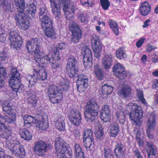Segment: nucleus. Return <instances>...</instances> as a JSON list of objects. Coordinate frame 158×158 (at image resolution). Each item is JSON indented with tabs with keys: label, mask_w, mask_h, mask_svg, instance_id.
Here are the masks:
<instances>
[{
	"label": "nucleus",
	"mask_w": 158,
	"mask_h": 158,
	"mask_svg": "<svg viewBox=\"0 0 158 158\" xmlns=\"http://www.w3.org/2000/svg\"><path fill=\"white\" fill-rule=\"evenodd\" d=\"M29 53L31 54L33 52L36 56L39 63L43 64H48L50 63L52 59H54L53 58V55L52 56L50 53L46 55H40L41 53L40 48L41 44L40 41L36 38L32 39L26 43L25 46Z\"/></svg>",
	"instance_id": "obj_1"
},
{
	"label": "nucleus",
	"mask_w": 158,
	"mask_h": 158,
	"mask_svg": "<svg viewBox=\"0 0 158 158\" xmlns=\"http://www.w3.org/2000/svg\"><path fill=\"white\" fill-rule=\"evenodd\" d=\"M66 72L71 78L77 77V89L79 92L84 91L88 86V80L85 76L82 75H78L77 66H66Z\"/></svg>",
	"instance_id": "obj_2"
},
{
	"label": "nucleus",
	"mask_w": 158,
	"mask_h": 158,
	"mask_svg": "<svg viewBox=\"0 0 158 158\" xmlns=\"http://www.w3.org/2000/svg\"><path fill=\"white\" fill-rule=\"evenodd\" d=\"M100 107L95 99H91L87 102L84 115L87 122L92 123L98 117Z\"/></svg>",
	"instance_id": "obj_3"
},
{
	"label": "nucleus",
	"mask_w": 158,
	"mask_h": 158,
	"mask_svg": "<svg viewBox=\"0 0 158 158\" xmlns=\"http://www.w3.org/2000/svg\"><path fill=\"white\" fill-rule=\"evenodd\" d=\"M127 109L130 110L129 118L132 123L134 125L139 127L142 122L140 119L143 117V111L139 109L138 105L135 103H129L127 106Z\"/></svg>",
	"instance_id": "obj_4"
},
{
	"label": "nucleus",
	"mask_w": 158,
	"mask_h": 158,
	"mask_svg": "<svg viewBox=\"0 0 158 158\" xmlns=\"http://www.w3.org/2000/svg\"><path fill=\"white\" fill-rule=\"evenodd\" d=\"M69 87L66 85L61 89L56 85H51L47 90L48 96L51 101L53 103L59 102L63 98L62 91H66Z\"/></svg>",
	"instance_id": "obj_5"
},
{
	"label": "nucleus",
	"mask_w": 158,
	"mask_h": 158,
	"mask_svg": "<svg viewBox=\"0 0 158 158\" xmlns=\"http://www.w3.org/2000/svg\"><path fill=\"white\" fill-rule=\"evenodd\" d=\"M83 142L89 155H92L94 150V142L93 132L90 129H86L84 131Z\"/></svg>",
	"instance_id": "obj_6"
},
{
	"label": "nucleus",
	"mask_w": 158,
	"mask_h": 158,
	"mask_svg": "<svg viewBox=\"0 0 158 158\" xmlns=\"http://www.w3.org/2000/svg\"><path fill=\"white\" fill-rule=\"evenodd\" d=\"M47 73L44 68H42L38 72L35 71L33 72V75H28L26 77L28 83L29 87H32L35 86L37 80L44 81L47 78Z\"/></svg>",
	"instance_id": "obj_7"
},
{
	"label": "nucleus",
	"mask_w": 158,
	"mask_h": 158,
	"mask_svg": "<svg viewBox=\"0 0 158 158\" xmlns=\"http://www.w3.org/2000/svg\"><path fill=\"white\" fill-rule=\"evenodd\" d=\"M55 150L58 153L64 154L66 153L70 156L73 155L71 149L69 145L60 137L56 138L55 141Z\"/></svg>",
	"instance_id": "obj_8"
},
{
	"label": "nucleus",
	"mask_w": 158,
	"mask_h": 158,
	"mask_svg": "<svg viewBox=\"0 0 158 158\" xmlns=\"http://www.w3.org/2000/svg\"><path fill=\"white\" fill-rule=\"evenodd\" d=\"M53 148L52 145L47 143L42 140H39L35 143L34 151L36 155L42 156L45 155L46 152Z\"/></svg>",
	"instance_id": "obj_9"
},
{
	"label": "nucleus",
	"mask_w": 158,
	"mask_h": 158,
	"mask_svg": "<svg viewBox=\"0 0 158 158\" xmlns=\"http://www.w3.org/2000/svg\"><path fill=\"white\" fill-rule=\"evenodd\" d=\"M69 27L72 33L71 41L74 43L79 42L81 37L82 32L79 25L75 21H73L69 24Z\"/></svg>",
	"instance_id": "obj_10"
},
{
	"label": "nucleus",
	"mask_w": 158,
	"mask_h": 158,
	"mask_svg": "<svg viewBox=\"0 0 158 158\" xmlns=\"http://www.w3.org/2000/svg\"><path fill=\"white\" fill-rule=\"evenodd\" d=\"M15 14L14 18L16 24L21 29L24 30L28 29L31 26L30 20L27 16H24V14Z\"/></svg>",
	"instance_id": "obj_11"
},
{
	"label": "nucleus",
	"mask_w": 158,
	"mask_h": 158,
	"mask_svg": "<svg viewBox=\"0 0 158 158\" xmlns=\"http://www.w3.org/2000/svg\"><path fill=\"white\" fill-rule=\"evenodd\" d=\"M82 54L83 57V64L85 68H90L92 65V53L88 47L85 46L82 49Z\"/></svg>",
	"instance_id": "obj_12"
},
{
	"label": "nucleus",
	"mask_w": 158,
	"mask_h": 158,
	"mask_svg": "<svg viewBox=\"0 0 158 158\" xmlns=\"http://www.w3.org/2000/svg\"><path fill=\"white\" fill-rule=\"evenodd\" d=\"M69 119L71 123L76 126H78L81 123L82 117L78 110H72L68 115Z\"/></svg>",
	"instance_id": "obj_13"
},
{
	"label": "nucleus",
	"mask_w": 158,
	"mask_h": 158,
	"mask_svg": "<svg viewBox=\"0 0 158 158\" xmlns=\"http://www.w3.org/2000/svg\"><path fill=\"white\" fill-rule=\"evenodd\" d=\"M91 41L94 56L98 59L100 57L102 49V44L100 41L99 37L96 35H93Z\"/></svg>",
	"instance_id": "obj_14"
},
{
	"label": "nucleus",
	"mask_w": 158,
	"mask_h": 158,
	"mask_svg": "<svg viewBox=\"0 0 158 158\" xmlns=\"http://www.w3.org/2000/svg\"><path fill=\"white\" fill-rule=\"evenodd\" d=\"M8 57L7 54L5 52H2L0 53V65L1 62L5 61ZM7 74L6 69L4 67H0V89L3 87L4 82L6 79Z\"/></svg>",
	"instance_id": "obj_15"
},
{
	"label": "nucleus",
	"mask_w": 158,
	"mask_h": 158,
	"mask_svg": "<svg viewBox=\"0 0 158 158\" xmlns=\"http://www.w3.org/2000/svg\"><path fill=\"white\" fill-rule=\"evenodd\" d=\"M21 143L18 142L15 144H12L8 141H6L4 147L8 151H10L11 153L14 154H17L18 153L19 150L22 147Z\"/></svg>",
	"instance_id": "obj_16"
},
{
	"label": "nucleus",
	"mask_w": 158,
	"mask_h": 158,
	"mask_svg": "<svg viewBox=\"0 0 158 158\" xmlns=\"http://www.w3.org/2000/svg\"><path fill=\"white\" fill-rule=\"evenodd\" d=\"M101 119L105 123L109 122L110 120V110L107 105H104L100 113Z\"/></svg>",
	"instance_id": "obj_17"
},
{
	"label": "nucleus",
	"mask_w": 158,
	"mask_h": 158,
	"mask_svg": "<svg viewBox=\"0 0 158 158\" xmlns=\"http://www.w3.org/2000/svg\"><path fill=\"white\" fill-rule=\"evenodd\" d=\"M25 9L23 11L24 16H27L30 19L35 16L36 12V6L33 2L27 6Z\"/></svg>",
	"instance_id": "obj_18"
},
{
	"label": "nucleus",
	"mask_w": 158,
	"mask_h": 158,
	"mask_svg": "<svg viewBox=\"0 0 158 158\" xmlns=\"http://www.w3.org/2000/svg\"><path fill=\"white\" fill-rule=\"evenodd\" d=\"M112 55L110 54H104L102 59V63L106 70L110 68L113 62Z\"/></svg>",
	"instance_id": "obj_19"
},
{
	"label": "nucleus",
	"mask_w": 158,
	"mask_h": 158,
	"mask_svg": "<svg viewBox=\"0 0 158 158\" xmlns=\"http://www.w3.org/2000/svg\"><path fill=\"white\" fill-rule=\"evenodd\" d=\"M52 11L57 20H58L61 15V10L58 7L57 4L55 0H49Z\"/></svg>",
	"instance_id": "obj_20"
},
{
	"label": "nucleus",
	"mask_w": 158,
	"mask_h": 158,
	"mask_svg": "<svg viewBox=\"0 0 158 158\" xmlns=\"http://www.w3.org/2000/svg\"><path fill=\"white\" fill-rule=\"evenodd\" d=\"M125 150L124 145L121 143L116 145L114 149L115 154L117 158H123V153Z\"/></svg>",
	"instance_id": "obj_21"
},
{
	"label": "nucleus",
	"mask_w": 158,
	"mask_h": 158,
	"mask_svg": "<svg viewBox=\"0 0 158 158\" xmlns=\"http://www.w3.org/2000/svg\"><path fill=\"white\" fill-rule=\"evenodd\" d=\"M156 116L154 113L152 112L150 114L147 121V127L150 129H154L156 123Z\"/></svg>",
	"instance_id": "obj_22"
},
{
	"label": "nucleus",
	"mask_w": 158,
	"mask_h": 158,
	"mask_svg": "<svg viewBox=\"0 0 158 158\" xmlns=\"http://www.w3.org/2000/svg\"><path fill=\"white\" fill-rule=\"evenodd\" d=\"M151 5L147 2H145L141 3L139 8L141 15L146 16L148 15L151 11Z\"/></svg>",
	"instance_id": "obj_23"
},
{
	"label": "nucleus",
	"mask_w": 158,
	"mask_h": 158,
	"mask_svg": "<svg viewBox=\"0 0 158 158\" xmlns=\"http://www.w3.org/2000/svg\"><path fill=\"white\" fill-rule=\"evenodd\" d=\"M2 106L3 111L5 112L6 114L9 115L15 116V110L12 109L9 101H6L2 102Z\"/></svg>",
	"instance_id": "obj_24"
},
{
	"label": "nucleus",
	"mask_w": 158,
	"mask_h": 158,
	"mask_svg": "<svg viewBox=\"0 0 158 158\" xmlns=\"http://www.w3.org/2000/svg\"><path fill=\"white\" fill-rule=\"evenodd\" d=\"M78 58L76 53L72 52L68 59L66 66H77Z\"/></svg>",
	"instance_id": "obj_25"
},
{
	"label": "nucleus",
	"mask_w": 158,
	"mask_h": 158,
	"mask_svg": "<svg viewBox=\"0 0 158 158\" xmlns=\"http://www.w3.org/2000/svg\"><path fill=\"white\" fill-rule=\"evenodd\" d=\"M24 126L29 127L31 126H35V120H36L34 117L30 115L26 114L23 117Z\"/></svg>",
	"instance_id": "obj_26"
},
{
	"label": "nucleus",
	"mask_w": 158,
	"mask_h": 158,
	"mask_svg": "<svg viewBox=\"0 0 158 158\" xmlns=\"http://www.w3.org/2000/svg\"><path fill=\"white\" fill-rule=\"evenodd\" d=\"M40 19L42 22V28H46L48 27H52V23L50 18L48 16L44 15L43 16H41Z\"/></svg>",
	"instance_id": "obj_27"
},
{
	"label": "nucleus",
	"mask_w": 158,
	"mask_h": 158,
	"mask_svg": "<svg viewBox=\"0 0 158 158\" xmlns=\"http://www.w3.org/2000/svg\"><path fill=\"white\" fill-rule=\"evenodd\" d=\"M15 5L18 12L15 14H22L25 10L24 0H15Z\"/></svg>",
	"instance_id": "obj_28"
},
{
	"label": "nucleus",
	"mask_w": 158,
	"mask_h": 158,
	"mask_svg": "<svg viewBox=\"0 0 158 158\" xmlns=\"http://www.w3.org/2000/svg\"><path fill=\"white\" fill-rule=\"evenodd\" d=\"M66 45L63 43L58 44L56 46L53 52L54 59L59 60L60 59L59 52L58 51L65 48Z\"/></svg>",
	"instance_id": "obj_29"
},
{
	"label": "nucleus",
	"mask_w": 158,
	"mask_h": 158,
	"mask_svg": "<svg viewBox=\"0 0 158 158\" xmlns=\"http://www.w3.org/2000/svg\"><path fill=\"white\" fill-rule=\"evenodd\" d=\"M45 34L47 37L50 38L52 40L56 39V34L55 32L52 25V27H48L46 28H43Z\"/></svg>",
	"instance_id": "obj_30"
},
{
	"label": "nucleus",
	"mask_w": 158,
	"mask_h": 158,
	"mask_svg": "<svg viewBox=\"0 0 158 158\" xmlns=\"http://www.w3.org/2000/svg\"><path fill=\"white\" fill-rule=\"evenodd\" d=\"M77 7L76 5L73 3H69V4H67L66 7H65V9L66 10L65 12H68V14L66 15V18L67 19H69V18H73L72 14H70V12L74 13L75 10H77Z\"/></svg>",
	"instance_id": "obj_31"
},
{
	"label": "nucleus",
	"mask_w": 158,
	"mask_h": 158,
	"mask_svg": "<svg viewBox=\"0 0 158 158\" xmlns=\"http://www.w3.org/2000/svg\"><path fill=\"white\" fill-rule=\"evenodd\" d=\"M110 136L113 137H115L119 131L118 124L114 123L110 124Z\"/></svg>",
	"instance_id": "obj_32"
},
{
	"label": "nucleus",
	"mask_w": 158,
	"mask_h": 158,
	"mask_svg": "<svg viewBox=\"0 0 158 158\" xmlns=\"http://www.w3.org/2000/svg\"><path fill=\"white\" fill-rule=\"evenodd\" d=\"M19 134L21 137L25 140L29 141L32 137V135L30 131L25 129H21L19 131Z\"/></svg>",
	"instance_id": "obj_33"
},
{
	"label": "nucleus",
	"mask_w": 158,
	"mask_h": 158,
	"mask_svg": "<svg viewBox=\"0 0 158 158\" xmlns=\"http://www.w3.org/2000/svg\"><path fill=\"white\" fill-rule=\"evenodd\" d=\"M118 94L123 98L129 97L131 94V89L128 86L123 87L119 90Z\"/></svg>",
	"instance_id": "obj_34"
},
{
	"label": "nucleus",
	"mask_w": 158,
	"mask_h": 158,
	"mask_svg": "<svg viewBox=\"0 0 158 158\" xmlns=\"http://www.w3.org/2000/svg\"><path fill=\"white\" fill-rule=\"evenodd\" d=\"M35 126H36L39 129L42 130L46 131L49 127L48 123L45 122L44 120H35Z\"/></svg>",
	"instance_id": "obj_35"
},
{
	"label": "nucleus",
	"mask_w": 158,
	"mask_h": 158,
	"mask_svg": "<svg viewBox=\"0 0 158 158\" xmlns=\"http://www.w3.org/2000/svg\"><path fill=\"white\" fill-rule=\"evenodd\" d=\"M102 94L104 98H106L108 95L110 94L113 90V87L104 84L102 86Z\"/></svg>",
	"instance_id": "obj_36"
},
{
	"label": "nucleus",
	"mask_w": 158,
	"mask_h": 158,
	"mask_svg": "<svg viewBox=\"0 0 158 158\" xmlns=\"http://www.w3.org/2000/svg\"><path fill=\"white\" fill-rule=\"evenodd\" d=\"M94 70L95 76L98 80H101L103 79L104 73L98 65L94 66Z\"/></svg>",
	"instance_id": "obj_37"
},
{
	"label": "nucleus",
	"mask_w": 158,
	"mask_h": 158,
	"mask_svg": "<svg viewBox=\"0 0 158 158\" xmlns=\"http://www.w3.org/2000/svg\"><path fill=\"white\" fill-rule=\"evenodd\" d=\"M55 125L56 128L60 131H64L65 130V124L63 117H60L56 122Z\"/></svg>",
	"instance_id": "obj_38"
},
{
	"label": "nucleus",
	"mask_w": 158,
	"mask_h": 158,
	"mask_svg": "<svg viewBox=\"0 0 158 158\" xmlns=\"http://www.w3.org/2000/svg\"><path fill=\"white\" fill-rule=\"evenodd\" d=\"M0 6L6 11H10V9L13 8V5L8 2V0H0Z\"/></svg>",
	"instance_id": "obj_39"
},
{
	"label": "nucleus",
	"mask_w": 158,
	"mask_h": 158,
	"mask_svg": "<svg viewBox=\"0 0 158 158\" xmlns=\"http://www.w3.org/2000/svg\"><path fill=\"white\" fill-rule=\"evenodd\" d=\"M22 42V38L19 37L16 40L10 43V46L12 48L19 50L21 48Z\"/></svg>",
	"instance_id": "obj_40"
},
{
	"label": "nucleus",
	"mask_w": 158,
	"mask_h": 158,
	"mask_svg": "<svg viewBox=\"0 0 158 158\" xmlns=\"http://www.w3.org/2000/svg\"><path fill=\"white\" fill-rule=\"evenodd\" d=\"M109 24L114 33L116 35H118L119 33L118 27L117 24L112 19H109Z\"/></svg>",
	"instance_id": "obj_41"
},
{
	"label": "nucleus",
	"mask_w": 158,
	"mask_h": 158,
	"mask_svg": "<svg viewBox=\"0 0 158 158\" xmlns=\"http://www.w3.org/2000/svg\"><path fill=\"white\" fill-rule=\"evenodd\" d=\"M1 130H4V132L1 135V137L6 140L9 138L10 134L11 133V130L10 128L6 126V127H5L3 128H0ZM8 140H7V141Z\"/></svg>",
	"instance_id": "obj_42"
},
{
	"label": "nucleus",
	"mask_w": 158,
	"mask_h": 158,
	"mask_svg": "<svg viewBox=\"0 0 158 158\" xmlns=\"http://www.w3.org/2000/svg\"><path fill=\"white\" fill-rule=\"evenodd\" d=\"M9 35V40L10 43L16 40L19 37H21L16 31H11Z\"/></svg>",
	"instance_id": "obj_43"
},
{
	"label": "nucleus",
	"mask_w": 158,
	"mask_h": 158,
	"mask_svg": "<svg viewBox=\"0 0 158 158\" xmlns=\"http://www.w3.org/2000/svg\"><path fill=\"white\" fill-rule=\"evenodd\" d=\"M69 0H59V2L57 4L58 7H59L60 9V8L63 7V10L65 14L66 15L68 14V12H65L66 10L65 9V7H66V5L68 3Z\"/></svg>",
	"instance_id": "obj_44"
},
{
	"label": "nucleus",
	"mask_w": 158,
	"mask_h": 158,
	"mask_svg": "<svg viewBox=\"0 0 158 158\" xmlns=\"http://www.w3.org/2000/svg\"><path fill=\"white\" fill-rule=\"evenodd\" d=\"M11 77L10 79H21L20 74L16 69L13 68L11 71Z\"/></svg>",
	"instance_id": "obj_45"
},
{
	"label": "nucleus",
	"mask_w": 158,
	"mask_h": 158,
	"mask_svg": "<svg viewBox=\"0 0 158 158\" xmlns=\"http://www.w3.org/2000/svg\"><path fill=\"white\" fill-rule=\"evenodd\" d=\"M124 70L123 67L119 63H117L115 64L113 68V71L115 75L116 73H117Z\"/></svg>",
	"instance_id": "obj_46"
},
{
	"label": "nucleus",
	"mask_w": 158,
	"mask_h": 158,
	"mask_svg": "<svg viewBox=\"0 0 158 158\" xmlns=\"http://www.w3.org/2000/svg\"><path fill=\"white\" fill-rule=\"evenodd\" d=\"M149 152L147 151L148 158H154L153 156H156L157 152V148L156 147L149 149Z\"/></svg>",
	"instance_id": "obj_47"
},
{
	"label": "nucleus",
	"mask_w": 158,
	"mask_h": 158,
	"mask_svg": "<svg viewBox=\"0 0 158 158\" xmlns=\"http://www.w3.org/2000/svg\"><path fill=\"white\" fill-rule=\"evenodd\" d=\"M115 75L119 80H123L124 79L127 77L126 72L124 70L116 73Z\"/></svg>",
	"instance_id": "obj_48"
},
{
	"label": "nucleus",
	"mask_w": 158,
	"mask_h": 158,
	"mask_svg": "<svg viewBox=\"0 0 158 158\" xmlns=\"http://www.w3.org/2000/svg\"><path fill=\"white\" fill-rule=\"evenodd\" d=\"M16 86L12 88L14 92L16 93H20L23 90L24 87L23 85L21 82L18 85H16Z\"/></svg>",
	"instance_id": "obj_49"
},
{
	"label": "nucleus",
	"mask_w": 158,
	"mask_h": 158,
	"mask_svg": "<svg viewBox=\"0 0 158 158\" xmlns=\"http://www.w3.org/2000/svg\"><path fill=\"white\" fill-rule=\"evenodd\" d=\"M115 54L117 58L120 59L125 58L127 57V55L121 49H119L117 50Z\"/></svg>",
	"instance_id": "obj_50"
},
{
	"label": "nucleus",
	"mask_w": 158,
	"mask_h": 158,
	"mask_svg": "<svg viewBox=\"0 0 158 158\" xmlns=\"http://www.w3.org/2000/svg\"><path fill=\"white\" fill-rule=\"evenodd\" d=\"M117 116L118 119L119 120V122L121 124H123L125 122V116L123 111L118 113Z\"/></svg>",
	"instance_id": "obj_51"
},
{
	"label": "nucleus",
	"mask_w": 158,
	"mask_h": 158,
	"mask_svg": "<svg viewBox=\"0 0 158 158\" xmlns=\"http://www.w3.org/2000/svg\"><path fill=\"white\" fill-rule=\"evenodd\" d=\"M9 116H7L6 115L4 116L5 117V119L4 120V122L7 123H13L14 122L16 118V115L15 116L9 115Z\"/></svg>",
	"instance_id": "obj_52"
},
{
	"label": "nucleus",
	"mask_w": 158,
	"mask_h": 158,
	"mask_svg": "<svg viewBox=\"0 0 158 158\" xmlns=\"http://www.w3.org/2000/svg\"><path fill=\"white\" fill-rule=\"evenodd\" d=\"M21 79H10L9 81V85L11 88L16 86L21 83Z\"/></svg>",
	"instance_id": "obj_53"
},
{
	"label": "nucleus",
	"mask_w": 158,
	"mask_h": 158,
	"mask_svg": "<svg viewBox=\"0 0 158 158\" xmlns=\"http://www.w3.org/2000/svg\"><path fill=\"white\" fill-rule=\"evenodd\" d=\"M18 153L15 155L19 158H23L26 155V152L24 148L22 146L19 150Z\"/></svg>",
	"instance_id": "obj_54"
},
{
	"label": "nucleus",
	"mask_w": 158,
	"mask_h": 158,
	"mask_svg": "<svg viewBox=\"0 0 158 158\" xmlns=\"http://www.w3.org/2000/svg\"><path fill=\"white\" fill-rule=\"evenodd\" d=\"M94 0H81V2L85 6H92L93 5Z\"/></svg>",
	"instance_id": "obj_55"
},
{
	"label": "nucleus",
	"mask_w": 158,
	"mask_h": 158,
	"mask_svg": "<svg viewBox=\"0 0 158 158\" xmlns=\"http://www.w3.org/2000/svg\"><path fill=\"white\" fill-rule=\"evenodd\" d=\"M137 94V96L138 97L139 100L143 104H146L147 102L145 99L144 98L143 92L141 90L138 91Z\"/></svg>",
	"instance_id": "obj_56"
},
{
	"label": "nucleus",
	"mask_w": 158,
	"mask_h": 158,
	"mask_svg": "<svg viewBox=\"0 0 158 158\" xmlns=\"http://www.w3.org/2000/svg\"><path fill=\"white\" fill-rule=\"evenodd\" d=\"M100 2L102 6L105 10H107L110 5L108 0H100Z\"/></svg>",
	"instance_id": "obj_57"
},
{
	"label": "nucleus",
	"mask_w": 158,
	"mask_h": 158,
	"mask_svg": "<svg viewBox=\"0 0 158 158\" xmlns=\"http://www.w3.org/2000/svg\"><path fill=\"white\" fill-rule=\"evenodd\" d=\"M105 158H108L113 156L112 151L110 149H104Z\"/></svg>",
	"instance_id": "obj_58"
},
{
	"label": "nucleus",
	"mask_w": 158,
	"mask_h": 158,
	"mask_svg": "<svg viewBox=\"0 0 158 158\" xmlns=\"http://www.w3.org/2000/svg\"><path fill=\"white\" fill-rule=\"evenodd\" d=\"M48 15V11L46 9L45 7H43L40 8V11L39 12V18L41 16H43L44 15Z\"/></svg>",
	"instance_id": "obj_59"
},
{
	"label": "nucleus",
	"mask_w": 158,
	"mask_h": 158,
	"mask_svg": "<svg viewBox=\"0 0 158 158\" xmlns=\"http://www.w3.org/2000/svg\"><path fill=\"white\" fill-rule=\"evenodd\" d=\"M51 65L53 68L55 69L59 68L60 65V63L58 61V60L56 59H52Z\"/></svg>",
	"instance_id": "obj_60"
},
{
	"label": "nucleus",
	"mask_w": 158,
	"mask_h": 158,
	"mask_svg": "<svg viewBox=\"0 0 158 158\" xmlns=\"http://www.w3.org/2000/svg\"><path fill=\"white\" fill-rule=\"evenodd\" d=\"M5 119V117L4 116H2L0 113V128H3L5 127H6V126L5 125L4 122Z\"/></svg>",
	"instance_id": "obj_61"
},
{
	"label": "nucleus",
	"mask_w": 158,
	"mask_h": 158,
	"mask_svg": "<svg viewBox=\"0 0 158 158\" xmlns=\"http://www.w3.org/2000/svg\"><path fill=\"white\" fill-rule=\"evenodd\" d=\"M77 16L78 19L80 21L81 23H85L86 21L87 18L83 13H78Z\"/></svg>",
	"instance_id": "obj_62"
},
{
	"label": "nucleus",
	"mask_w": 158,
	"mask_h": 158,
	"mask_svg": "<svg viewBox=\"0 0 158 158\" xmlns=\"http://www.w3.org/2000/svg\"><path fill=\"white\" fill-rule=\"evenodd\" d=\"M75 155L79 154L81 152H82L80 145L78 143H76L74 146Z\"/></svg>",
	"instance_id": "obj_63"
},
{
	"label": "nucleus",
	"mask_w": 158,
	"mask_h": 158,
	"mask_svg": "<svg viewBox=\"0 0 158 158\" xmlns=\"http://www.w3.org/2000/svg\"><path fill=\"white\" fill-rule=\"evenodd\" d=\"M133 153L136 158H143L140 151L137 149L134 151Z\"/></svg>",
	"instance_id": "obj_64"
}]
</instances>
